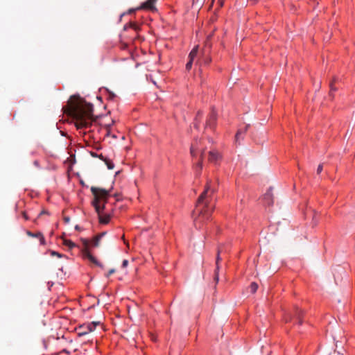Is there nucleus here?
<instances>
[{"label":"nucleus","mask_w":355,"mask_h":355,"mask_svg":"<svg viewBox=\"0 0 355 355\" xmlns=\"http://www.w3.org/2000/svg\"><path fill=\"white\" fill-rule=\"evenodd\" d=\"M64 112L76 121L77 129L87 128L93 121V105L85 102L78 95L71 96L67 105L64 107Z\"/></svg>","instance_id":"f257e3e1"},{"label":"nucleus","mask_w":355,"mask_h":355,"mask_svg":"<svg viewBox=\"0 0 355 355\" xmlns=\"http://www.w3.org/2000/svg\"><path fill=\"white\" fill-rule=\"evenodd\" d=\"M91 191L94 196L92 205L98 214L99 222L101 224H107L110 220L111 215L110 214H104L103 211L105 209V203L110 196V191L96 187H92Z\"/></svg>","instance_id":"f03ea898"},{"label":"nucleus","mask_w":355,"mask_h":355,"mask_svg":"<svg viewBox=\"0 0 355 355\" xmlns=\"http://www.w3.org/2000/svg\"><path fill=\"white\" fill-rule=\"evenodd\" d=\"M210 190L209 185H207L205 191L199 196L193 214H198V217L195 218L194 223L196 227L200 228L199 223L204 220H209L213 211V207L208 204L209 192Z\"/></svg>","instance_id":"7ed1b4c3"},{"label":"nucleus","mask_w":355,"mask_h":355,"mask_svg":"<svg viewBox=\"0 0 355 355\" xmlns=\"http://www.w3.org/2000/svg\"><path fill=\"white\" fill-rule=\"evenodd\" d=\"M205 149L202 145L201 141L195 139L191 145L190 153L193 159L196 160L195 170L199 173L202 168V157Z\"/></svg>","instance_id":"20e7f679"},{"label":"nucleus","mask_w":355,"mask_h":355,"mask_svg":"<svg viewBox=\"0 0 355 355\" xmlns=\"http://www.w3.org/2000/svg\"><path fill=\"white\" fill-rule=\"evenodd\" d=\"M83 247L81 248V252L83 257L85 259H88L89 261L92 262L95 265L103 268V266L91 254L89 251V241L87 239H83Z\"/></svg>","instance_id":"39448f33"},{"label":"nucleus","mask_w":355,"mask_h":355,"mask_svg":"<svg viewBox=\"0 0 355 355\" xmlns=\"http://www.w3.org/2000/svg\"><path fill=\"white\" fill-rule=\"evenodd\" d=\"M100 324V322H92L88 324H84L80 325L78 329V335L79 336H83L92 331H93L96 327Z\"/></svg>","instance_id":"423d86ee"},{"label":"nucleus","mask_w":355,"mask_h":355,"mask_svg":"<svg viewBox=\"0 0 355 355\" xmlns=\"http://www.w3.org/2000/svg\"><path fill=\"white\" fill-rule=\"evenodd\" d=\"M217 114L214 109H212L207 119L205 128L213 129L216 124Z\"/></svg>","instance_id":"0eeeda50"},{"label":"nucleus","mask_w":355,"mask_h":355,"mask_svg":"<svg viewBox=\"0 0 355 355\" xmlns=\"http://www.w3.org/2000/svg\"><path fill=\"white\" fill-rule=\"evenodd\" d=\"M302 315V311L300 308L295 307V313H294L293 315L289 316V319L286 318V322H288V320L289 321L294 320L295 323H297L298 324H302V320L301 318Z\"/></svg>","instance_id":"6e6552de"},{"label":"nucleus","mask_w":355,"mask_h":355,"mask_svg":"<svg viewBox=\"0 0 355 355\" xmlns=\"http://www.w3.org/2000/svg\"><path fill=\"white\" fill-rule=\"evenodd\" d=\"M198 52V46H196L189 55V61L186 64V69L189 71L193 65V60L196 58Z\"/></svg>","instance_id":"1a4fd4ad"},{"label":"nucleus","mask_w":355,"mask_h":355,"mask_svg":"<svg viewBox=\"0 0 355 355\" xmlns=\"http://www.w3.org/2000/svg\"><path fill=\"white\" fill-rule=\"evenodd\" d=\"M222 159V155L216 150H210L209 153V161L214 164H218Z\"/></svg>","instance_id":"9d476101"},{"label":"nucleus","mask_w":355,"mask_h":355,"mask_svg":"<svg viewBox=\"0 0 355 355\" xmlns=\"http://www.w3.org/2000/svg\"><path fill=\"white\" fill-rule=\"evenodd\" d=\"M263 201L264 204L268 206H270L273 204V194L271 187L269 188V189L263 195Z\"/></svg>","instance_id":"9b49d317"},{"label":"nucleus","mask_w":355,"mask_h":355,"mask_svg":"<svg viewBox=\"0 0 355 355\" xmlns=\"http://www.w3.org/2000/svg\"><path fill=\"white\" fill-rule=\"evenodd\" d=\"M157 0H147L146 1L144 2L140 8L148 10H156L155 7V4Z\"/></svg>","instance_id":"f8f14e48"},{"label":"nucleus","mask_w":355,"mask_h":355,"mask_svg":"<svg viewBox=\"0 0 355 355\" xmlns=\"http://www.w3.org/2000/svg\"><path fill=\"white\" fill-rule=\"evenodd\" d=\"M211 58L209 57V55L208 54L206 55V52L205 51L203 52L202 56L197 61V64H199L200 65H202V64L207 65V64H209L211 62Z\"/></svg>","instance_id":"ddd939ff"},{"label":"nucleus","mask_w":355,"mask_h":355,"mask_svg":"<svg viewBox=\"0 0 355 355\" xmlns=\"http://www.w3.org/2000/svg\"><path fill=\"white\" fill-rule=\"evenodd\" d=\"M223 252V248L222 247H219L218 248V254H217V257H216V271H215V280L216 282L218 281V271L219 270V261L221 260V258L220 257V254Z\"/></svg>","instance_id":"4468645a"},{"label":"nucleus","mask_w":355,"mask_h":355,"mask_svg":"<svg viewBox=\"0 0 355 355\" xmlns=\"http://www.w3.org/2000/svg\"><path fill=\"white\" fill-rule=\"evenodd\" d=\"M98 157L105 162L108 169L111 170L114 168V164L110 159H107L106 157H104L103 155H99Z\"/></svg>","instance_id":"2eb2a0df"},{"label":"nucleus","mask_w":355,"mask_h":355,"mask_svg":"<svg viewBox=\"0 0 355 355\" xmlns=\"http://www.w3.org/2000/svg\"><path fill=\"white\" fill-rule=\"evenodd\" d=\"M248 128V125H246L243 130L240 129L237 131V132L235 135V141L236 142H239L241 136L242 135H243L247 131Z\"/></svg>","instance_id":"dca6fc26"},{"label":"nucleus","mask_w":355,"mask_h":355,"mask_svg":"<svg viewBox=\"0 0 355 355\" xmlns=\"http://www.w3.org/2000/svg\"><path fill=\"white\" fill-rule=\"evenodd\" d=\"M201 116H202V112L200 111L198 112L197 115L195 119V121H194V128L196 129L199 128V123L200 121Z\"/></svg>","instance_id":"f3484780"},{"label":"nucleus","mask_w":355,"mask_h":355,"mask_svg":"<svg viewBox=\"0 0 355 355\" xmlns=\"http://www.w3.org/2000/svg\"><path fill=\"white\" fill-rule=\"evenodd\" d=\"M26 234L28 236H31V237H33V238H39V236H40L41 234V232H36V233H33L29 230H27L26 232Z\"/></svg>","instance_id":"a211bd4d"},{"label":"nucleus","mask_w":355,"mask_h":355,"mask_svg":"<svg viewBox=\"0 0 355 355\" xmlns=\"http://www.w3.org/2000/svg\"><path fill=\"white\" fill-rule=\"evenodd\" d=\"M250 288L251 293H254L258 289L257 284L255 282H252L250 286Z\"/></svg>","instance_id":"6ab92c4d"},{"label":"nucleus","mask_w":355,"mask_h":355,"mask_svg":"<svg viewBox=\"0 0 355 355\" xmlns=\"http://www.w3.org/2000/svg\"><path fill=\"white\" fill-rule=\"evenodd\" d=\"M103 235V234L102 235H100L98 236H96L94 239V240L92 241V245L94 247H97L98 245V243H99V241L100 239H101V236Z\"/></svg>","instance_id":"aec40b11"},{"label":"nucleus","mask_w":355,"mask_h":355,"mask_svg":"<svg viewBox=\"0 0 355 355\" xmlns=\"http://www.w3.org/2000/svg\"><path fill=\"white\" fill-rule=\"evenodd\" d=\"M64 243L71 249L73 248L76 246V244L71 240H65L64 241Z\"/></svg>","instance_id":"412c9836"},{"label":"nucleus","mask_w":355,"mask_h":355,"mask_svg":"<svg viewBox=\"0 0 355 355\" xmlns=\"http://www.w3.org/2000/svg\"><path fill=\"white\" fill-rule=\"evenodd\" d=\"M50 254H51V256H56L58 258H62V257H64V254H60V253H59V252H58L56 251H54V250H51L50 251Z\"/></svg>","instance_id":"4be33fe9"},{"label":"nucleus","mask_w":355,"mask_h":355,"mask_svg":"<svg viewBox=\"0 0 355 355\" xmlns=\"http://www.w3.org/2000/svg\"><path fill=\"white\" fill-rule=\"evenodd\" d=\"M40 243L42 245H44L46 244L45 239L43 236V234L41 233L40 236H39Z\"/></svg>","instance_id":"5701e85b"},{"label":"nucleus","mask_w":355,"mask_h":355,"mask_svg":"<svg viewBox=\"0 0 355 355\" xmlns=\"http://www.w3.org/2000/svg\"><path fill=\"white\" fill-rule=\"evenodd\" d=\"M336 88L334 87L333 85V83H330V93H329V95L331 96L332 95V92L334 91H336Z\"/></svg>","instance_id":"b1692460"},{"label":"nucleus","mask_w":355,"mask_h":355,"mask_svg":"<svg viewBox=\"0 0 355 355\" xmlns=\"http://www.w3.org/2000/svg\"><path fill=\"white\" fill-rule=\"evenodd\" d=\"M115 272V270L114 269H110L107 273L105 275L106 277H109L111 275H112L113 273H114Z\"/></svg>","instance_id":"393cba45"},{"label":"nucleus","mask_w":355,"mask_h":355,"mask_svg":"<svg viewBox=\"0 0 355 355\" xmlns=\"http://www.w3.org/2000/svg\"><path fill=\"white\" fill-rule=\"evenodd\" d=\"M128 260H126V259H124V260L123 261V262H122V265H121V266H122L123 268H126V267H127V266H128Z\"/></svg>","instance_id":"a878e982"},{"label":"nucleus","mask_w":355,"mask_h":355,"mask_svg":"<svg viewBox=\"0 0 355 355\" xmlns=\"http://www.w3.org/2000/svg\"><path fill=\"white\" fill-rule=\"evenodd\" d=\"M322 168H323V166L322 164H320L318 166V168H317V173L319 174L322 172Z\"/></svg>","instance_id":"bb28decb"},{"label":"nucleus","mask_w":355,"mask_h":355,"mask_svg":"<svg viewBox=\"0 0 355 355\" xmlns=\"http://www.w3.org/2000/svg\"><path fill=\"white\" fill-rule=\"evenodd\" d=\"M64 221L65 223H69L70 221V218L69 216L64 217Z\"/></svg>","instance_id":"cd10ccee"},{"label":"nucleus","mask_w":355,"mask_h":355,"mask_svg":"<svg viewBox=\"0 0 355 355\" xmlns=\"http://www.w3.org/2000/svg\"><path fill=\"white\" fill-rule=\"evenodd\" d=\"M313 221H314V225H316V224H317V223H318V220H316V218H315V216H313Z\"/></svg>","instance_id":"c85d7f7f"},{"label":"nucleus","mask_w":355,"mask_h":355,"mask_svg":"<svg viewBox=\"0 0 355 355\" xmlns=\"http://www.w3.org/2000/svg\"><path fill=\"white\" fill-rule=\"evenodd\" d=\"M23 216L24 218L26 219V220H28V217L27 216L26 214L24 212L23 213Z\"/></svg>","instance_id":"c756f323"},{"label":"nucleus","mask_w":355,"mask_h":355,"mask_svg":"<svg viewBox=\"0 0 355 355\" xmlns=\"http://www.w3.org/2000/svg\"><path fill=\"white\" fill-rule=\"evenodd\" d=\"M252 3H256L259 0H250Z\"/></svg>","instance_id":"7c9ffc66"},{"label":"nucleus","mask_w":355,"mask_h":355,"mask_svg":"<svg viewBox=\"0 0 355 355\" xmlns=\"http://www.w3.org/2000/svg\"><path fill=\"white\" fill-rule=\"evenodd\" d=\"M106 135V136H110V135H110V131H109V130H107V132H106V135Z\"/></svg>","instance_id":"2f4dec72"},{"label":"nucleus","mask_w":355,"mask_h":355,"mask_svg":"<svg viewBox=\"0 0 355 355\" xmlns=\"http://www.w3.org/2000/svg\"><path fill=\"white\" fill-rule=\"evenodd\" d=\"M92 155L93 157H96L97 156V155L95 153H92Z\"/></svg>","instance_id":"473e14b6"},{"label":"nucleus","mask_w":355,"mask_h":355,"mask_svg":"<svg viewBox=\"0 0 355 355\" xmlns=\"http://www.w3.org/2000/svg\"><path fill=\"white\" fill-rule=\"evenodd\" d=\"M34 164H35V165L37 166L38 165V162L37 161H35Z\"/></svg>","instance_id":"72a5a7b5"},{"label":"nucleus","mask_w":355,"mask_h":355,"mask_svg":"<svg viewBox=\"0 0 355 355\" xmlns=\"http://www.w3.org/2000/svg\"><path fill=\"white\" fill-rule=\"evenodd\" d=\"M112 137L113 138H116V135H112Z\"/></svg>","instance_id":"f704fd0d"}]
</instances>
